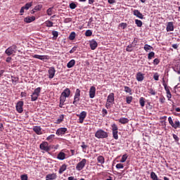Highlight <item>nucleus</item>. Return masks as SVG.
I'll return each mask as SVG.
<instances>
[{
	"label": "nucleus",
	"mask_w": 180,
	"mask_h": 180,
	"mask_svg": "<svg viewBox=\"0 0 180 180\" xmlns=\"http://www.w3.org/2000/svg\"><path fill=\"white\" fill-rule=\"evenodd\" d=\"M95 137H96V139H108L109 134L103 129H98L95 133Z\"/></svg>",
	"instance_id": "nucleus-1"
},
{
	"label": "nucleus",
	"mask_w": 180,
	"mask_h": 180,
	"mask_svg": "<svg viewBox=\"0 0 180 180\" xmlns=\"http://www.w3.org/2000/svg\"><path fill=\"white\" fill-rule=\"evenodd\" d=\"M168 122H169V124H170V126H172V127H173V129H180L179 120L176 119V120H174V121H173L172 117H169Z\"/></svg>",
	"instance_id": "nucleus-2"
},
{
	"label": "nucleus",
	"mask_w": 180,
	"mask_h": 180,
	"mask_svg": "<svg viewBox=\"0 0 180 180\" xmlns=\"http://www.w3.org/2000/svg\"><path fill=\"white\" fill-rule=\"evenodd\" d=\"M40 92H41V88L37 87L34 89V92L31 95V101L32 102L36 101L37 99H39V96H40Z\"/></svg>",
	"instance_id": "nucleus-3"
},
{
	"label": "nucleus",
	"mask_w": 180,
	"mask_h": 180,
	"mask_svg": "<svg viewBox=\"0 0 180 180\" xmlns=\"http://www.w3.org/2000/svg\"><path fill=\"white\" fill-rule=\"evenodd\" d=\"M81 98V90L79 89H77L75 96H74V101H73V105L75 106H78L79 105V99Z\"/></svg>",
	"instance_id": "nucleus-4"
},
{
	"label": "nucleus",
	"mask_w": 180,
	"mask_h": 180,
	"mask_svg": "<svg viewBox=\"0 0 180 180\" xmlns=\"http://www.w3.org/2000/svg\"><path fill=\"white\" fill-rule=\"evenodd\" d=\"M85 165H86V159H82L77 165L76 169L77 171H82L84 168H85Z\"/></svg>",
	"instance_id": "nucleus-5"
},
{
	"label": "nucleus",
	"mask_w": 180,
	"mask_h": 180,
	"mask_svg": "<svg viewBox=\"0 0 180 180\" xmlns=\"http://www.w3.org/2000/svg\"><path fill=\"white\" fill-rule=\"evenodd\" d=\"M40 150L43 151H46V153H49L50 151V146H49V143L44 141L39 145Z\"/></svg>",
	"instance_id": "nucleus-6"
},
{
	"label": "nucleus",
	"mask_w": 180,
	"mask_h": 180,
	"mask_svg": "<svg viewBox=\"0 0 180 180\" xmlns=\"http://www.w3.org/2000/svg\"><path fill=\"white\" fill-rule=\"evenodd\" d=\"M16 45H12L5 51V53L7 56H12V54H14L15 50H16Z\"/></svg>",
	"instance_id": "nucleus-7"
},
{
	"label": "nucleus",
	"mask_w": 180,
	"mask_h": 180,
	"mask_svg": "<svg viewBox=\"0 0 180 180\" xmlns=\"http://www.w3.org/2000/svg\"><path fill=\"white\" fill-rule=\"evenodd\" d=\"M23 101H18L16 103L15 108L18 113H23Z\"/></svg>",
	"instance_id": "nucleus-8"
},
{
	"label": "nucleus",
	"mask_w": 180,
	"mask_h": 180,
	"mask_svg": "<svg viewBox=\"0 0 180 180\" xmlns=\"http://www.w3.org/2000/svg\"><path fill=\"white\" fill-rule=\"evenodd\" d=\"M77 117H79V123H84V120L86 117V111H82L80 114L77 115Z\"/></svg>",
	"instance_id": "nucleus-9"
},
{
	"label": "nucleus",
	"mask_w": 180,
	"mask_h": 180,
	"mask_svg": "<svg viewBox=\"0 0 180 180\" xmlns=\"http://www.w3.org/2000/svg\"><path fill=\"white\" fill-rule=\"evenodd\" d=\"M68 131V129L65 127H61L56 130V134L57 136H64Z\"/></svg>",
	"instance_id": "nucleus-10"
},
{
	"label": "nucleus",
	"mask_w": 180,
	"mask_h": 180,
	"mask_svg": "<svg viewBox=\"0 0 180 180\" xmlns=\"http://www.w3.org/2000/svg\"><path fill=\"white\" fill-rule=\"evenodd\" d=\"M49 79H53L56 75V69L54 67H51L48 71Z\"/></svg>",
	"instance_id": "nucleus-11"
},
{
	"label": "nucleus",
	"mask_w": 180,
	"mask_h": 180,
	"mask_svg": "<svg viewBox=\"0 0 180 180\" xmlns=\"http://www.w3.org/2000/svg\"><path fill=\"white\" fill-rule=\"evenodd\" d=\"M95 94H96V88L95 86H91L89 89V98L94 99L95 98Z\"/></svg>",
	"instance_id": "nucleus-12"
},
{
	"label": "nucleus",
	"mask_w": 180,
	"mask_h": 180,
	"mask_svg": "<svg viewBox=\"0 0 180 180\" xmlns=\"http://www.w3.org/2000/svg\"><path fill=\"white\" fill-rule=\"evenodd\" d=\"M32 130L38 136H40L41 134H43V132L41 131V127L40 126H34L33 127Z\"/></svg>",
	"instance_id": "nucleus-13"
},
{
	"label": "nucleus",
	"mask_w": 180,
	"mask_h": 180,
	"mask_svg": "<svg viewBox=\"0 0 180 180\" xmlns=\"http://www.w3.org/2000/svg\"><path fill=\"white\" fill-rule=\"evenodd\" d=\"M65 101H67V97L60 95L59 108H64L63 106L65 105Z\"/></svg>",
	"instance_id": "nucleus-14"
},
{
	"label": "nucleus",
	"mask_w": 180,
	"mask_h": 180,
	"mask_svg": "<svg viewBox=\"0 0 180 180\" xmlns=\"http://www.w3.org/2000/svg\"><path fill=\"white\" fill-rule=\"evenodd\" d=\"M32 57L33 58H37L38 60H41L42 61H44V60H49V56L34 55Z\"/></svg>",
	"instance_id": "nucleus-15"
},
{
	"label": "nucleus",
	"mask_w": 180,
	"mask_h": 180,
	"mask_svg": "<svg viewBox=\"0 0 180 180\" xmlns=\"http://www.w3.org/2000/svg\"><path fill=\"white\" fill-rule=\"evenodd\" d=\"M63 96H65V98H70V96L71 95V90L70 89L66 88L61 94Z\"/></svg>",
	"instance_id": "nucleus-16"
},
{
	"label": "nucleus",
	"mask_w": 180,
	"mask_h": 180,
	"mask_svg": "<svg viewBox=\"0 0 180 180\" xmlns=\"http://www.w3.org/2000/svg\"><path fill=\"white\" fill-rule=\"evenodd\" d=\"M54 179H57V174L56 173L49 174L46 176V180H54Z\"/></svg>",
	"instance_id": "nucleus-17"
},
{
	"label": "nucleus",
	"mask_w": 180,
	"mask_h": 180,
	"mask_svg": "<svg viewBox=\"0 0 180 180\" xmlns=\"http://www.w3.org/2000/svg\"><path fill=\"white\" fill-rule=\"evenodd\" d=\"M90 44V49L91 50H95L96 47H98V42L95 39H92L91 41H89Z\"/></svg>",
	"instance_id": "nucleus-18"
},
{
	"label": "nucleus",
	"mask_w": 180,
	"mask_h": 180,
	"mask_svg": "<svg viewBox=\"0 0 180 180\" xmlns=\"http://www.w3.org/2000/svg\"><path fill=\"white\" fill-rule=\"evenodd\" d=\"M167 32H174V22H169L166 27Z\"/></svg>",
	"instance_id": "nucleus-19"
},
{
	"label": "nucleus",
	"mask_w": 180,
	"mask_h": 180,
	"mask_svg": "<svg viewBox=\"0 0 180 180\" xmlns=\"http://www.w3.org/2000/svg\"><path fill=\"white\" fill-rule=\"evenodd\" d=\"M136 80L139 81V82H141L144 80V74L141 73V72H139L136 74Z\"/></svg>",
	"instance_id": "nucleus-20"
},
{
	"label": "nucleus",
	"mask_w": 180,
	"mask_h": 180,
	"mask_svg": "<svg viewBox=\"0 0 180 180\" xmlns=\"http://www.w3.org/2000/svg\"><path fill=\"white\" fill-rule=\"evenodd\" d=\"M36 20V17L32 16V17H26L24 18V22L25 23H32V22H34Z\"/></svg>",
	"instance_id": "nucleus-21"
},
{
	"label": "nucleus",
	"mask_w": 180,
	"mask_h": 180,
	"mask_svg": "<svg viewBox=\"0 0 180 180\" xmlns=\"http://www.w3.org/2000/svg\"><path fill=\"white\" fill-rule=\"evenodd\" d=\"M107 102H110L111 103L115 102V94L111 93L108 96Z\"/></svg>",
	"instance_id": "nucleus-22"
},
{
	"label": "nucleus",
	"mask_w": 180,
	"mask_h": 180,
	"mask_svg": "<svg viewBox=\"0 0 180 180\" xmlns=\"http://www.w3.org/2000/svg\"><path fill=\"white\" fill-rule=\"evenodd\" d=\"M134 16H136V18H139V19H143L144 18V15H143V13L139 11V10H134Z\"/></svg>",
	"instance_id": "nucleus-23"
},
{
	"label": "nucleus",
	"mask_w": 180,
	"mask_h": 180,
	"mask_svg": "<svg viewBox=\"0 0 180 180\" xmlns=\"http://www.w3.org/2000/svg\"><path fill=\"white\" fill-rule=\"evenodd\" d=\"M148 92L152 96H155V95H157V91H155L154 88L152 87L148 88Z\"/></svg>",
	"instance_id": "nucleus-24"
},
{
	"label": "nucleus",
	"mask_w": 180,
	"mask_h": 180,
	"mask_svg": "<svg viewBox=\"0 0 180 180\" xmlns=\"http://www.w3.org/2000/svg\"><path fill=\"white\" fill-rule=\"evenodd\" d=\"M119 123H121V124H127V123H129V120L128 118L126 117H121L119 120H118Z\"/></svg>",
	"instance_id": "nucleus-25"
},
{
	"label": "nucleus",
	"mask_w": 180,
	"mask_h": 180,
	"mask_svg": "<svg viewBox=\"0 0 180 180\" xmlns=\"http://www.w3.org/2000/svg\"><path fill=\"white\" fill-rule=\"evenodd\" d=\"M58 160L63 161L65 160V154L63 152H60L57 155Z\"/></svg>",
	"instance_id": "nucleus-26"
},
{
	"label": "nucleus",
	"mask_w": 180,
	"mask_h": 180,
	"mask_svg": "<svg viewBox=\"0 0 180 180\" xmlns=\"http://www.w3.org/2000/svg\"><path fill=\"white\" fill-rule=\"evenodd\" d=\"M97 162L98 164H101V165H103L105 164V158L102 155H99L97 158Z\"/></svg>",
	"instance_id": "nucleus-27"
},
{
	"label": "nucleus",
	"mask_w": 180,
	"mask_h": 180,
	"mask_svg": "<svg viewBox=\"0 0 180 180\" xmlns=\"http://www.w3.org/2000/svg\"><path fill=\"white\" fill-rule=\"evenodd\" d=\"M124 91L126 94H129V95H133V90L127 86H124Z\"/></svg>",
	"instance_id": "nucleus-28"
},
{
	"label": "nucleus",
	"mask_w": 180,
	"mask_h": 180,
	"mask_svg": "<svg viewBox=\"0 0 180 180\" xmlns=\"http://www.w3.org/2000/svg\"><path fill=\"white\" fill-rule=\"evenodd\" d=\"M162 85L165 88V90L166 91V94H169L171 91H169V86L167 85V83H165V80L162 79Z\"/></svg>",
	"instance_id": "nucleus-29"
},
{
	"label": "nucleus",
	"mask_w": 180,
	"mask_h": 180,
	"mask_svg": "<svg viewBox=\"0 0 180 180\" xmlns=\"http://www.w3.org/2000/svg\"><path fill=\"white\" fill-rule=\"evenodd\" d=\"M64 122V115H60L58 120L55 122L56 124H60Z\"/></svg>",
	"instance_id": "nucleus-30"
},
{
	"label": "nucleus",
	"mask_w": 180,
	"mask_h": 180,
	"mask_svg": "<svg viewBox=\"0 0 180 180\" xmlns=\"http://www.w3.org/2000/svg\"><path fill=\"white\" fill-rule=\"evenodd\" d=\"M11 82L13 85H16L18 82H19V77H15V76H11Z\"/></svg>",
	"instance_id": "nucleus-31"
},
{
	"label": "nucleus",
	"mask_w": 180,
	"mask_h": 180,
	"mask_svg": "<svg viewBox=\"0 0 180 180\" xmlns=\"http://www.w3.org/2000/svg\"><path fill=\"white\" fill-rule=\"evenodd\" d=\"M74 65H75V60L72 59L70 61L68 62V63L67 64V67L68 68H72V67H74Z\"/></svg>",
	"instance_id": "nucleus-32"
},
{
	"label": "nucleus",
	"mask_w": 180,
	"mask_h": 180,
	"mask_svg": "<svg viewBox=\"0 0 180 180\" xmlns=\"http://www.w3.org/2000/svg\"><path fill=\"white\" fill-rule=\"evenodd\" d=\"M66 169H67V165L63 164L62 166H60L58 171V174H63V172H64V171H65Z\"/></svg>",
	"instance_id": "nucleus-33"
},
{
	"label": "nucleus",
	"mask_w": 180,
	"mask_h": 180,
	"mask_svg": "<svg viewBox=\"0 0 180 180\" xmlns=\"http://www.w3.org/2000/svg\"><path fill=\"white\" fill-rule=\"evenodd\" d=\"M139 104L141 105V108H144L146 105V98L144 97H141L139 98Z\"/></svg>",
	"instance_id": "nucleus-34"
},
{
	"label": "nucleus",
	"mask_w": 180,
	"mask_h": 180,
	"mask_svg": "<svg viewBox=\"0 0 180 180\" xmlns=\"http://www.w3.org/2000/svg\"><path fill=\"white\" fill-rule=\"evenodd\" d=\"M89 147L88 145L85 144V142H82L81 148L82 149L83 153H86V148Z\"/></svg>",
	"instance_id": "nucleus-35"
},
{
	"label": "nucleus",
	"mask_w": 180,
	"mask_h": 180,
	"mask_svg": "<svg viewBox=\"0 0 180 180\" xmlns=\"http://www.w3.org/2000/svg\"><path fill=\"white\" fill-rule=\"evenodd\" d=\"M133 101V96H128L126 97V102L128 103V105H130Z\"/></svg>",
	"instance_id": "nucleus-36"
},
{
	"label": "nucleus",
	"mask_w": 180,
	"mask_h": 180,
	"mask_svg": "<svg viewBox=\"0 0 180 180\" xmlns=\"http://www.w3.org/2000/svg\"><path fill=\"white\" fill-rule=\"evenodd\" d=\"M54 137H56V135L54 134H51L46 138V141H49V143H51L53 140H54Z\"/></svg>",
	"instance_id": "nucleus-37"
},
{
	"label": "nucleus",
	"mask_w": 180,
	"mask_h": 180,
	"mask_svg": "<svg viewBox=\"0 0 180 180\" xmlns=\"http://www.w3.org/2000/svg\"><path fill=\"white\" fill-rule=\"evenodd\" d=\"M33 5V2H30V3H27L24 6H22L24 8V9H26V11H28V9L30 8H31V6H32Z\"/></svg>",
	"instance_id": "nucleus-38"
},
{
	"label": "nucleus",
	"mask_w": 180,
	"mask_h": 180,
	"mask_svg": "<svg viewBox=\"0 0 180 180\" xmlns=\"http://www.w3.org/2000/svg\"><path fill=\"white\" fill-rule=\"evenodd\" d=\"M117 133H119L118 131H112V137L115 139V140H118L119 139V135Z\"/></svg>",
	"instance_id": "nucleus-39"
},
{
	"label": "nucleus",
	"mask_w": 180,
	"mask_h": 180,
	"mask_svg": "<svg viewBox=\"0 0 180 180\" xmlns=\"http://www.w3.org/2000/svg\"><path fill=\"white\" fill-rule=\"evenodd\" d=\"M45 25H46V27H53V23L52 21L46 20L45 22Z\"/></svg>",
	"instance_id": "nucleus-40"
},
{
	"label": "nucleus",
	"mask_w": 180,
	"mask_h": 180,
	"mask_svg": "<svg viewBox=\"0 0 180 180\" xmlns=\"http://www.w3.org/2000/svg\"><path fill=\"white\" fill-rule=\"evenodd\" d=\"M135 23L138 27H141L143 26V22L140 20H135Z\"/></svg>",
	"instance_id": "nucleus-41"
},
{
	"label": "nucleus",
	"mask_w": 180,
	"mask_h": 180,
	"mask_svg": "<svg viewBox=\"0 0 180 180\" xmlns=\"http://www.w3.org/2000/svg\"><path fill=\"white\" fill-rule=\"evenodd\" d=\"M133 46V44H129L126 48V51H128L129 53H131L133 51V49H131Z\"/></svg>",
	"instance_id": "nucleus-42"
},
{
	"label": "nucleus",
	"mask_w": 180,
	"mask_h": 180,
	"mask_svg": "<svg viewBox=\"0 0 180 180\" xmlns=\"http://www.w3.org/2000/svg\"><path fill=\"white\" fill-rule=\"evenodd\" d=\"M143 49H144L145 51H148V50L153 49V46H151L150 45H148V44H145Z\"/></svg>",
	"instance_id": "nucleus-43"
},
{
	"label": "nucleus",
	"mask_w": 180,
	"mask_h": 180,
	"mask_svg": "<svg viewBox=\"0 0 180 180\" xmlns=\"http://www.w3.org/2000/svg\"><path fill=\"white\" fill-rule=\"evenodd\" d=\"M112 127V131H117V130H119V128H117V125H116V124H112L111 125Z\"/></svg>",
	"instance_id": "nucleus-44"
},
{
	"label": "nucleus",
	"mask_w": 180,
	"mask_h": 180,
	"mask_svg": "<svg viewBox=\"0 0 180 180\" xmlns=\"http://www.w3.org/2000/svg\"><path fill=\"white\" fill-rule=\"evenodd\" d=\"M155 56V53H154L153 51L152 52H150L148 54V60H151L153 58V57H154Z\"/></svg>",
	"instance_id": "nucleus-45"
},
{
	"label": "nucleus",
	"mask_w": 180,
	"mask_h": 180,
	"mask_svg": "<svg viewBox=\"0 0 180 180\" xmlns=\"http://www.w3.org/2000/svg\"><path fill=\"white\" fill-rule=\"evenodd\" d=\"M46 13L49 16H51L53 15V7L48 8Z\"/></svg>",
	"instance_id": "nucleus-46"
},
{
	"label": "nucleus",
	"mask_w": 180,
	"mask_h": 180,
	"mask_svg": "<svg viewBox=\"0 0 180 180\" xmlns=\"http://www.w3.org/2000/svg\"><path fill=\"white\" fill-rule=\"evenodd\" d=\"M75 39V32H72L70 33V36H69V39L70 40H74Z\"/></svg>",
	"instance_id": "nucleus-47"
},
{
	"label": "nucleus",
	"mask_w": 180,
	"mask_h": 180,
	"mask_svg": "<svg viewBox=\"0 0 180 180\" xmlns=\"http://www.w3.org/2000/svg\"><path fill=\"white\" fill-rule=\"evenodd\" d=\"M126 160H127V154L122 155V159L120 160V162H126Z\"/></svg>",
	"instance_id": "nucleus-48"
},
{
	"label": "nucleus",
	"mask_w": 180,
	"mask_h": 180,
	"mask_svg": "<svg viewBox=\"0 0 180 180\" xmlns=\"http://www.w3.org/2000/svg\"><path fill=\"white\" fill-rule=\"evenodd\" d=\"M92 34V31L91 30H87L85 32V36L86 37H91V35Z\"/></svg>",
	"instance_id": "nucleus-49"
},
{
	"label": "nucleus",
	"mask_w": 180,
	"mask_h": 180,
	"mask_svg": "<svg viewBox=\"0 0 180 180\" xmlns=\"http://www.w3.org/2000/svg\"><path fill=\"white\" fill-rule=\"evenodd\" d=\"M115 167L117 169H122L124 168V166L122 163L117 164Z\"/></svg>",
	"instance_id": "nucleus-50"
},
{
	"label": "nucleus",
	"mask_w": 180,
	"mask_h": 180,
	"mask_svg": "<svg viewBox=\"0 0 180 180\" xmlns=\"http://www.w3.org/2000/svg\"><path fill=\"white\" fill-rule=\"evenodd\" d=\"M69 6L70 9H75V8H77V4L75 2H72L70 4Z\"/></svg>",
	"instance_id": "nucleus-51"
},
{
	"label": "nucleus",
	"mask_w": 180,
	"mask_h": 180,
	"mask_svg": "<svg viewBox=\"0 0 180 180\" xmlns=\"http://www.w3.org/2000/svg\"><path fill=\"white\" fill-rule=\"evenodd\" d=\"M120 27H122V29H126L127 27V24L126 22H122L119 25Z\"/></svg>",
	"instance_id": "nucleus-52"
},
{
	"label": "nucleus",
	"mask_w": 180,
	"mask_h": 180,
	"mask_svg": "<svg viewBox=\"0 0 180 180\" xmlns=\"http://www.w3.org/2000/svg\"><path fill=\"white\" fill-rule=\"evenodd\" d=\"M52 34H53V39H55V40L57 39V37H58V32H57V31H53Z\"/></svg>",
	"instance_id": "nucleus-53"
},
{
	"label": "nucleus",
	"mask_w": 180,
	"mask_h": 180,
	"mask_svg": "<svg viewBox=\"0 0 180 180\" xmlns=\"http://www.w3.org/2000/svg\"><path fill=\"white\" fill-rule=\"evenodd\" d=\"M106 115H108V110L103 108L102 110V116L103 117H105V116H106Z\"/></svg>",
	"instance_id": "nucleus-54"
},
{
	"label": "nucleus",
	"mask_w": 180,
	"mask_h": 180,
	"mask_svg": "<svg viewBox=\"0 0 180 180\" xmlns=\"http://www.w3.org/2000/svg\"><path fill=\"white\" fill-rule=\"evenodd\" d=\"M160 64V59L155 58L153 60V65H158Z\"/></svg>",
	"instance_id": "nucleus-55"
},
{
	"label": "nucleus",
	"mask_w": 180,
	"mask_h": 180,
	"mask_svg": "<svg viewBox=\"0 0 180 180\" xmlns=\"http://www.w3.org/2000/svg\"><path fill=\"white\" fill-rule=\"evenodd\" d=\"M43 8V6L38 5L34 7V11H41V8Z\"/></svg>",
	"instance_id": "nucleus-56"
},
{
	"label": "nucleus",
	"mask_w": 180,
	"mask_h": 180,
	"mask_svg": "<svg viewBox=\"0 0 180 180\" xmlns=\"http://www.w3.org/2000/svg\"><path fill=\"white\" fill-rule=\"evenodd\" d=\"M172 136L176 143H178V141H179V137H178V136H176V134H173Z\"/></svg>",
	"instance_id": "nucleus-57"
},
{
	"label": "nucleus",
	"mask_w": 180,
	"mask_h": 180,
	"mask_svg": "<svg viewBox=\"0 0 180 180\" xmlns=\"http://www.w3.org/2000/svg\"><path fill=\"white\" fill-rule=\"evenodd\" d=\"M70 22H72V18H68L64 20V23H70Z\"/></svg>",
	"instance_id": "nucleus-58"
},
{
	"label": "nucleus",
	"mask_w": 180,
	"mask_h": 180,
	"mask_svg": "<svg viewBox=\"0 0 180 180\" xmlns=\"http://www.w3.org/2000/svg\"><path fill=\"white\" fill-rule=\"evenodd\" d=\"M77 46H74V47L69 51V53H70V54H72V53H75V51H77Z\"/></svg>",
	"instance_id": "nucleus-59"
},
{
	"label": "nucleus",
	"mask_w": 180,
	"mask_h": 180,
	"mask_svg": "<svg viewBox=\"0 0 180 180\" xmlns=\"http://www.w3.org/2000/svg\"><path fill=\"white\" fill-rule=\"evenodd\" d=\"M159 78H160V76L158 75V73H155L153 75V79H155V81H158Z\"/></svg>",
	"instance_id": "nucleus-60"
},
{
	"label": "nucleus",
	"mask_w": 180,
	"mask_h": 180,
	"mask_svg": "<svg viewBox=\"0 0 180 180\" xmlns=\"http://www.w3.org/2000/svg\"><path fill=\"white\" fill-rule=\"evenodd\" d=\"M110 103H112L108 102V101L106 102V103H105V108H106L107 109H110V108H111Z\"/></svg>",
	"instance_id": "nucleus-61"
},
{
	"label": "nucleus",
	"mask_w": 180,
	"mask_h": 180,
	"mask_svg": "<svg viewBox=\"0 0 180 180\" xmlns=\"http://www.w3.org/2000/svg\"><path fill=\"white\" fill-rule=\"evenodd\" d=\"M21 180H27V175L26 174L21 175Z\"/></svg>",
	"instance_id": "nucleus-62"
},
{
	"label": "nucleus",
	"mask_w": 180,
	"mask_h": 180,
	"mask_svg": "<svg viewBox=\"0 0 180 180\" xmlns=\"http://www.w3.org/2000/svg\"><path fill=\"white\" fill-rule=\"evenodd\" d=\"M167 98H168V101H171V98H172V94H171V93H167Z\"/></svg>",
	"instance_id": "nucleus-63"
},
{
	"label": "nucleus",
	"mask_w": 180,
	"mask_h": 180,
	"mask_svg": "<svg viewBox=\"0 0 180 180\" xmlns=\"http://www.w3.org/2000/svg\"><path fill=\"white\" fill-rule=\"evenodd\" d=\"M160 102H161L162 103H165V97H160Z\"/></svg>",
	"instance_id": "nucleus-64"
}]
</instances>
